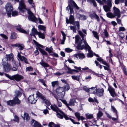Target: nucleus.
Instances as JSON below:
<instances>
[{
  "instance_id": "42",
  "label": "nucleus",
  "mask_w": 127,
  "mask_h": 127,
  "mask_svg": "<svg viewBox=\"0 0 127 127\" xmlns=\"http://www.w3.org/2000/svg\"><path fill=\"white\" fill-rule=\"evenodd\" d=\"M38 28L40 30L45 31L46 27L44 26L39 25L38 26Z\"/></svg>"
},
{
  "instance_id": "64",
  "label": "nucleus",
  "mask_w": 127,
  "mask_h": 127,
  "mask_svg": "<svg viewBox=\"0 0 127 127\" xmlns=\"http://www.w3.org/2000/svg\"><path fill=\"white\" fill-rule=\"evenodd\" d=\"M54 125H55V124H54L53 122H51L49 123L48 126L50 127H54Z\"/></svg>"
},
{
  "instance_id": "27",
  "label": "nucleus",
  "mask_w": 127,
  "mask_h": 127,
  "mask_svg": "<svg viewBox=\"0 0 127 127\" xmlns=\"http://www.w3.org/2000/svg\"><path fill=\"white\" fill-rule=\"evenodd\" d=\"M66 68L68 70V71H67L66 72L68 73L72 74L74 72H79V70H77L76 69H71L69 67L67 66H66Z\"/></svg>"
},
{
  "instance_id": "50",
  "label": "nucleus",
  "mask_w": 127,
  "mask_h": 127,
  "mask_svg": "<svg viewBox=\"0 0 127 127\" xmlns=\"http://www.w3.org/2000/svg\"><path fill=\"white\" fill-rule=\"evenodd\" d=\"M11 14L12 16H16L18 15V13L17 11H15L11 12Z\"/></svg>"
},
{
  "instance_id": "44",
  "label": "nucleus",
  "mask_w": 127,
  "mask_h": 127,
  "mask_svg": "<svg viewBox=\"0 0 127 127\" xmlns=\"http://www.w3.org/2000/svg\"><path fill=\"white\" fill-rule=\"evenodd\" d=\"M108 90L109 91V92L110 94H115V90L114 89L112 88H108Z\"/></svg>"
},
{
  "instance_id": "25",
  "label": "nucleus",
  "mask_w": 127,
  "mask_h": 127,
  "mask_svg": "<svg viewBox=\"0 0 127 127\" xmlns=\"http://www.w3.org/2000/svg\"><path fill=\"white\" fill-rule=\"evenodd\" d=\"M75 57L80 59H82L85 58V56L83 53H80L75 54L74 55Z\"/></svg>"
},
{
  "instance_id": "31",
  "label": "nucleus",
  "mask_w": 127,
  "mask_h": 127,
  "mask_svg": "<svg viewBox=\"0 0 127 127\" xmlns=\"http://www.w3.org/2000/svg\"><path fill=\"white\" fill-rule=\"evenodd\" d=\"M63 88L64 89V91L65 92L69 90L70 89V87L68 84H66V85H64L63 87Z\"/></svg>"
},
{
  "instance_id": "43",
  "label": "nucleus",
  "mask_w": 127,
  "mask_h": 127,
  "mask_svg": "<svg viewBox=\"0 0 127 127\" xmlns=\"http://www.w3.org/2000/svg\"><path fill=\"white\" fill-rule=\"evenodd\" d=\"M38 34L40 38L43 39L45 38V36L44 33H42L40 32H39Z\"/></svg>"
},
{
  "instance_id": "22",
  "label": "nucleus",
  "mask_w": 127,
  "mask_h": 127,
  "mask_svg": "<svg viewBox=\"0 0 127 127\" xmlns=\"http://www.w3.org/2000/svg\"><path fill=\"white\" fill-rule=\"evenodd\" d=\"M12 46L18 47L21 50H23L24 48V46L23 44H20L19 43L13 44L12 45Z\"/></svg>"
},
{
  "instance_id": "19",
  "label": "nucleus",
  "mask_w": 127,
  "mask_h": 127,
  "mask_svg": "<svg viewBox=\"0 0 127 127\" xmlns=\"http://www.w3.org/2000/svg\"><path fill=\"white\" fill-rule=\"evenodd\" d=\"M113 10L114 11V15L115 17L117 16L118 17H120L121 16L120 11L118 8L114 7H113Z\"/></svg>"
},
{
  "instance_id": "11",
  "label": "nucleus",
  "mask_w": 127,
  "mask_h": 127,
  "mask_svg": "<svg viewBox=\"0 0 127 127\" xmlns=\"http://www.w3.org/2000/svg\"><path fill=\"white\" fill-rule=\"evenodd\" d=\"M27 12L29 15L28 17V19L31 21L35 22L37 20V19L33 13L29 9H28Z\"/></svg>"
},
{
  "instance_id": "60",
  "label": "nucleus",
  "mask_w": 127,
  "mask_h": 127,
  "mask_svg": "<svg viewBox=\"0 0 127 127\" xmlns=\"http://www.w3.org/2000/svg\"><path fill=\"white\" fill-rule=\"evenodd\" d=\"M74 115L77 118L80 117V114L78 112H76L74 113Z\"/></svg>"
},
{
  "instance_id": "53",
  "label": "nucleus",
  "mask_w": 127,
  "mask_h": 127,
  "mask_svg": "<svg viewBox=\"0 0 127 127\" xmlns=\"http://www.w3.org/2000/svg\"><path fill=\"white\" fill-rule=\"evenodd\" d=\"M55 98L57 100V105H58L59 107H61L62 106V103L61 102L59 101V99H58V97H55Z\"/></svg>"
},
{
  "instance_id": "21",
  "label": "nucleus",
  "mask_w": 127,
  "mask_h": 127,
  "mask_svg": "<svg viewBox=\"0 0 127 127\" xmlns=\"http://www.w3.org/2000/svg\"><path fill=\"white\" fill-rule=\"evenodd\" d=\"M77 48L78 50H81L84 49L86 50H88V51H89L91 49L89 48L88 47H86V46H85V45L84 44L83 45H80V46L77 45Z\"/></svg>"
},
{
  "instance_id": "56",
  "label": "nucleus",
  "mask_w": 127,
  "mask_h": 127,
  "mask_svg": "<svg viewBox=\"0 0 127 127\" xmlns=\"http://www.w3.org/2000/svg\"><path fill=\"white\" fill-rule=\"evenodd\" d=\"M33 70V68L31 66H29L26 68V71H31Z\"/></svg>"
},
{
  "instance_id": "33",
  "label": "nucleus",
  "mask_w": 127,
  "mask_h": 127,
  "mask_svg": "<svg viewBox=\"0 0 127 127\" xmlns=\"http://www.w3.org/2000/svg\"><path fill=\"white\" fill-rule=\"evenodd\" d=\"M90 89H90V91H89L90 92H88L89 93H90L95 94L96 90V88L95 87H91Z\"/></svg>"
},
{
  "instance_id": "9",
  "label": "nucleus",
  "mask_w": 127,
  "mask_h": 127,
  "mask_svg": "<svg viewBox=\"0 0 127 127\" xmlns=\"http://www.w3.org/2000/svg\"><path fill=\"white\" fill-rule=\"evenodd\" d=\"M6 58L8 61H10V63L13 65H14V66H17L16 65V62L14 60L13 57V55L12 53H11L10 54L7 55L6 54Z\"/></svg>"
},
{
  "instance_id": "34",
  "label": "nucleus",
  "mask_w": 127,
  "mask_h": 127,
  "mask_svg": "<svg viewBox=\"0 0 127 127\" xmlns=\"http://www.w3.org/2000/svg\"><path fill=\"white\" fill-rule=\"evenodd\" d=\"M17 37V35L16 33L15 32H12L11 33L10 38L11 39H14L16 38Z\"/></svg>"
},
{
  "instance_id": "52",
  "label": "nucleus",
  "mask_w": 127,
  "mask_h": 127,
  "mask_svg": "<svg viewBox=\"0 0 127 127\" xmlns=\"http://www.w3.org/2000/svg\"><path fill=\"white\" fill-rule=\"evenodd\" d=\"M102 115L103 114L101 111H99L98 113L97 114V118H100Z\"/></svg>"
},
{
  "instance_id": "36",
  "label": "nucleus",
  "mask_w": 127,
  "mask_h": 127,
  "mask_svg": "<svg viewBox=\"0 0 127 127\" xmlns=\"http://www.w3.org/2000/svg\"><path fill=\"white\" fill-rule=\"evenodd\" d=\"M60 112L64 116V117L65 118V119L67 120H70V118L68 117L66 115H65L64 113L62 111L60 110Z\"/></svg>"
},
{
  "instance_id": "12",
  "label": "nucleus",
  "mask_w": 127,
  "mask_h": 127,
  "mask_svg": "<svg viewBox=\"0 0 127 127\" xmlns=\"http://www.w3.org/2000/svg\"><path fill=\"white\" fill-rule=\"evenodd\" d=\"M36 95L37 96H38L44 101L45 104L47 106H49L50 105L51 103L47 99H46L45 97L39 92H38L37 93Z\"/></svg>"
},
{
  "instance_id": "5",
  "label": "nucleus",
  "mask_w": 127,
  "mask_h": 127,
  "mask_svg": "<svg viewBox=\"0 0 127 127\" xmlns=\"http://www.w3.org/2000/svg\"><path fill=\"white\" fill-rule=\"evenodd\" d=\"M70 11L69 13L70 15L69 16V19L68 20L67 18H66V22L67 24L70 23L71 24L74 22V13L73 10L71 8Z\"/></svg>"
},
{
  "instance_id": "51",
  "label": "nucleus",
  "mask_w": 127,
  "mask_h": 127,
  "mask_svg": "<svg viewBox=\"0 0 127 127\" xmlns=\"http://www.w3.org/2000/svg\"><path fill=\"white\" fill-rule=\"evenodd\" d=\"M107 4V5L109 6L110 7H112V0H107L106 1Z\"/></svg>"
},
{
  "instance_id": "20",
  "label": "nucleus",
  "mask_w": 127,
  "mask_h": 127,
  "mask_svg": "<svg viewBox=\"0 0 127 127\" xmlns=\"http://www.w3.org/2000/svg\"><path fill=\"white\" fill-rule=\"evenodd\" d=\"M104 90L103 88L101 89H98L96 90L95 94L98 96H101L103 95Z\"/></svg>"
},
{
  "instance_id": "41",
  "label": "nucleus",
  "mask_w": 127,
  "mask_h": 127,
  "mask_svg": "<svg viewBox=\"0 0 127 127\" xmlns=\"http://www.w3.org/2000/svg\"><path fill=\"white\" fill-rule=\"evenodd\" d=\"M53 48L51 46L49 48L46 47L45 48V50L49 53L53 52Z\"/></svg>"
},
{
  "instance_id": "6",
  "label": "nucleus",
  "mask_w": 127,
  "mask_h": 127,
  "mask_svg": "<svg viewBox=\"0 0 127 127\" xmlns=\"http://www.w3.org/2000/svg\"><path fill=\"white\" fill-rule=\"evenodd\" d=\"M50 107L52 110L56 112L57 113V115L59 118L61 119H63V118L64 116L63 115H62L59 113V112H60V111L61 110L59 109V108L56 105L54 104L53 105H51Z\"/></svg>"
},
{
  "instance_id": "61",
  "label": "nucleus",
  "mask_w": 127,
  "mask_h": 127,
  "mask_svg": "<svg viewBox=\"0 0 127 127\" xmlns=\"http://www.w3.org/2000/svg\"><path fill=\"white\" fill-rule=\"evenodd\" d=\"M59 99L61 100L63 103H64L66 105V106H68V105H69V103H67L66 100H65L63 99Z\"/></svg>"
},
{
  "instance_id": "45",
  "label": "nucleus",
  "mask_w": 127,
  "mask_h": 127,
  "mask_svg": "<svg viewBox=\"0 0 127 127\" xmlns=\"http://www.w3.org/2000/svg\"><path fill=\"white\" fill-rule=\"evenodd\" d=\"M79 16L80 18L82 20H85L87 18L86 16L81 14H79Z\"/></svg>"
},
{
  "instance_id": "17",
  "label": "nucleus",
  "mask_w": 127,
  "mask_h": 127,
  "mask_svg": "<svg viewBox=\"0 0 127 127\" xmlns=\"http://www.w3.org/2000/svg\"><path fill=\"white\" fill-rule=\"evenodd\" d=\"M37 100V98H35L33 95H30L28 98L29 102L31 104H34Z\"/></svg>"
},
{
  "instance_id": "46",
  "label": "nucleus",
  "mask_w": 127,
  "mask_h": 127,
  "mask_svg": "<svg viewBox=\"0 0 127 127\" xmlns=\"http://www.w3.org/2000/svg\"><path fill=\"white\" fill-rule=\"evenodd\" d=\"M103 33L104 34L105 37L106 38H107L109 36V34L106 29H105L104 30V32H103Z\"/></svg>"
},
{
  "instance_id": "63",
  "label": "nucleus",
  "mask_w": 127,
  "mask_h": 127,
  "mask_svg": "<svg viewBox=\"0 0 127 127\" xmlns=\"http://www.w3.org/2000/svg\"><path fill=\"white\" fill-rule=\"evenodd\" d=\"M33 0H28V2L29 3L32 5V6L34 7V4L33 3Z\"/></svg>"
},
{
  "instance_id": "26",
  "label": "nucleus",
  "mask_w": 127,
  "mask_h": 127,
  "mask_svg": "<svg viewBox=\"0 0 127 127\" xmlns=\"http://www.w3.org/2000/svg\"><path fill=\"white\" fill-rule=\"evenodd\" d=\"M16 29L18 31H19L20 32L22 33H24V34H28L29 33V31H26L25 30H24L23 29L21 28L20 27H17L16 28Z\"/></svg>"
},
{
  "instance_id": "4",
  "label": "nucleus",
  "mask_w": 127,
  "mask_h": 127,
  "mask_svg": "<svg viewBox=\"0 0 127 127\" xmlns=\"http://www.w3.org/2000/svg\"><path fill=\"white\" fill-rule=\"evenodd\" d=\"M26 6L24 0H21L19 2L18 8L20 12L24 13L27 11L28 9L26 8Z\"/></svg>"
},
{
  "instance_id": "1",
  "label": "nucleus",
  "mask_w": 127,
  "mask_h": 127,
  "mask_svg": "<svg viewBox=\"0 0 127 127\" xmlns=\"http://www.w3.org/2000/svg\"><path fill=\"white\" fill-rule=\"evenodd\" d=\"M1 64L2 65L3 70L5 72H8L10 70L16 71L18 69V66L15 67L14 65H13V67H12V64L10 63H8V61L5 57L2 59Z\"/></svg>"
},
{
  "instance_id": "58",
  "label": "nucleus",
  "mask_w": 127,
  "mask_h": 127,
  "mask_svg": "<svg viewBox=\"0 0 127 127\" xmlns=\"http://www.w3.org/2000/svg\"><path fill=\"white\" fill-rule=\"evenodd\" d=\"M92 73L93 74H94L97 76L98 77H101V75L102 76H103V75L102 74H99L96 73L93 71H92Z\"/></svg>"
},
{
  "instance_id": "38",
  "label": "nucleus",
  "mask_w": 127,
  "mask_h": 127,
  "mask_svg": "<svg viewBox=\"0 0 127 127\" xmlns=\"http://www.w3.org/2000/svg\"><path fill=\"white\" fill-rule=\"evenodd\" d=\"M32 32L33 34H38L39 32H38L37 30L34 27H33L32 30Z\"/></svg>"
},
{
  "instance_id": "54",
  "label": "nucleus",
  "mask_w": 127,
  "mask_h": 127,
  "mask_svg": "<svg viewBox=\"0 0 127 127\" xmlns=\"http://www.w3.org/2000/svg\"><path fill=\"white\" fill-rule=\"evenodd\" d=\"M19 119L18 117L16 115H15L14 116V118L13 119V120L15 122L18 123L19 122Z\"/></svg>"
},
{
  "instance_id": "37",
  "label": "nucleus",
  "mask_w": 127,
  "mask_h": 127,
  "mask_svg": "<svg viewBox=\"0 0 127 127\" xmlns=\"http://www.w3.org/2000/svg\"><path fill=\"white\" fill-rule=\"evenodd\" d=\"M72 78L75 80H76L77 81H79L80 79V77L79 76L73 75L71 76Z\"/></svg>"
},
{
  "instance_id": "18",
  "label": "nucleus",
  "mask_w": 127,
  "mask_h": 127,
  "mask_svg": "<svg viewBox=\"0 0 127 127\" xmlns=\"http://www.w3.org/2000/svg\"><path fill=\"white\" fill-rule=\"evenodd\" d=\"M17 56L18 58L21 61L24 62L26 64H28V62L27 59L24 56H21L19 52H18Z\"/></svg>"
},
{
  "instance_id": "57",
  "label": "nucleus",
  "mask_w": 127,
  "mask_h": 127,
  "mask_svg": "<svg viewBox=\"0 0 127 127\" xmlns=\"http://www.w3.org/2000/svg\"><path fill=\"white\" fill-rule=\"evenodd\" d=\"M119 17H117L116 19V20L117 21V23L119 24H121V25L122 26H123V24L121 23V20L119 19Z\"/></svg>"
},
{
  "instance_id": "28",
  "label": "nucleus",
  "mask_w": 127,
  "mask_h": 127,
  "mask_svg": "<svg viewBox=\"0 0 127 127\" xmlns=\"http://www.w3.org/2000/svg\"><path fill=\"white\" fill-rule=\"evenodd\" d=\"M22 93L19 90H16L14 92V96L15 97H17L18 98V97H20Z\"/></svg>"
},
{
  "instance_id": "7",
  "label": "nucleus",
  "mask_w": 127,
  "mask_h": 127,
  "mask_svg": "<svg viewBox=\"0 0 127 127\" xmlns=\"http://www.w3.org/2000/svg\"><path fill=\"white\" fill-rule=\"evenodd\" d=\"M56 92L60 98H63L65 95V92L63 87H58L56 90Z\"/></svg>"
},
{
  "instance_id": "15",
  "label": "nucleus",
  "mask_w": 127,
  "mask_h": 127,
  "mask_svg": "<svg viewBox=\"0 0 127 127\" xmlns=\"http://www.w3.org/2000/svg\"><path fill=\"white\" fill-rule=\"evenodd\" d=\"M78 32L79 34L82 38V40H83L84 41V44L85 45V46L87 47H88L89 49H91L90 47L88 45L86 41L84 39V36L85 37L86 36L85 35H84L83 33L80 31H78Z\"/></svg>"
},
{
  "instance_id": "30",
  "label": "nucleus",
  "mask_w": 127,
  "mask_h": 127,
  "mask_svg": "<svg viewBox=\"0 0 127 127\" xmlns=\"http://www.w3.org/2000/svg\"><path fill=\"white\" fill-rule=\"evenodd\" d=\"M111 7L107 5H105L103 6V8L104 10L106 12L110 11Z\"/></svg>"
},
{
  "instance_id": "13",
  "label": "nucleus",
  "mask_w": 127,
  "mask_h": 127,
  "mask_svg": "<svg viewBox=\"0 0 127 127\" xmlns=\"http://www.w3.org/2000/svg\"><path fill=\"white\" fill-rule=\"evenodd\" d=\"M33 42L35 44V45L38 48L39 50L42 53V54L44 55H47V52L44 50L40 48V47L43 48V46L39 44L35 40H33Z\"/></svg>"
},
{
  "instance_id": "32",
  "label": "nucleus",
  "mask_w": 127,
  "mask_h": 127,
  "mask_svg": "<svg viewBox=\"0 0 127 127\" xmlns=\"http://www.w3.org/2000/svg\"><path fill=\"white\" fill-rule=\"evenodd\" d=\"M87 1L91 4L93 3V6L95 7H97L96 3L95 0H87Z\"/></svg>"
},
{
  "instance_id": "40",
  "label": "nucleus",
  "mask_w": 127,
  "mask_h": 127,
  "mask_svg": "<svg viewBox=\"0 0 127 127\" xmlns=\"http://www.w3.org/2000/svg\"><path fill=\"white\" fill-rule=\"evenodd\" d=\"M92 33L94 35V36L97 39L99 40V36L97 32H96L93 31L92 32Z\"/></svg>"
},
{
  "instance_id": "35",
  "label": "nucleus",
  "mask_w": 127,
  "mask_h": 127,
  "mask_svg": "<svg viewBox=\"0 0 127 127\" xmlns=\"http://www.w3.org/2000/svg\"><path fill=\"white\" fill-rule=\"evenodd\" d=\"M106 15L108 17L111 18H114L115 17V16L114 15V14L111 12L107 13L106 14Z\"/></svg>"
},
{
  "instance_id": "24",
  "label": "nucleus",
  "mask_w": 127,
  "mask_h": 127,
  "mask_svg": "<svg viewBox=\"0 0 127 127\" xmlns=\"http://www.w3.org/2000/svg\"><path fill=\"white\" fill-rule=\"evenodd\" d=\"M39 64L43 67H44V68H45L46 70H47V68L46 67H48L49 66V65L47 63L44 62L43 61V60H42L41 62H40Z\"/></svg>"
},
{
  "instance_id": "8",
  "label": "nucleus",
  "mask_w": 127,
  "mask_h": 127,
  "mask_svg": "<svg viewBox=\"0 0 127 127\" xmlns=\"http://www.w3.org/2000/svg\"><path fill=\"white\" fill-rule=\"evenodd\" d=\"M71 24L74 26H70V29L72 30L74 32H76V30H79L80 29V26L79 22L78 21H74Z\"/></svg>"
},
{
  "instance_id": "16",
  "label": "nucleus",
  "mask_w": 127,
  "mask_h": 127,
  "mask_svg": "<svg viewBox=\"0 0 127 127\" xmlns=\"http://www.w3.org/2000/svg\"><path fill=\"white\" fill-rule=\"evenodd\" d=\"M31 124L34 127H42L40 124L33 119L32 120L31 122Z\"/></svg>"
},
{
  "instance_id": "49",
  "label": "nucleus",
  "mask_w": 127,
  "mask_h": 127,
  "mask_svg": "<svg viewBox=\"0 0 127 127\" xmlns=\"http://www.w3.org/2000/svg\"><path fill=\"white\" fill-rule=\"evenodd\" d=\"M86 116L88 119H91L93 118V115L92 114H86Z\"/></svg>"
},
{
  "instance_id": "59",
  "label": "nucleus",
  "mask_w": 127,
  "mask_h": 127,
  "mask_svg": "<svg viewBox=\"0 0 127 127\" xmlns=\"http://www.w3.org/2000/svg\"><path fill=\"white\" fill-rule=\"evenodd\" d=\"M65 51L69 53L72 51L73 50L69 48H66L65 49Z\"/></svg>"
},
{
  "instance_id": "48",
  "label": "nucleus",
  "mask_w": 127,
  "mask_h": 127,
  "mask_svg": "<svg viewBox=\"0 0 127 127\" xmlns=\"http://www.w3.org/2000/svg\"><path fill=\"white\" fill-rule=\"evenodd\" d=\"M51 84L53 87H54L55 86H57L58 85V82L57 81L52 82L51 83Z\"/></svg>"
},
{
  "instance_id": "55",
  "label": "nucleus",
  "mask_w": 127,
  "mask_h": 127,
  "mask_svg": "<svg viewBox=\"0 0 127 127\" xmlns=\"http://www.w3.org/2000/svg\"><path fill=\"white\" fill-rule=\"evenodd\" d=\"M39 81L42 83V84H43L44 86H46V85L45 84V80L43 79H39Z\"/></svg>"
},
{
  "instance_id": "14",
  "label": "nucleus",
  "mask_w": 127,
  "mask_h": 127,
  "mask_svg": "<svg viewBox=\"0 0 127 127\" xmlns=\"http://www.w3.org/2000/svg\"><path fill=\"white\" fill-rule=\"evenodd\" d=\"M12 80H15L17 81H20L21 79H23V77L18 74L14 75L12 76L11 77Z\"/></svg>"
},
{
  "instance_id": "23",
  "label": "nucleus",
  "mask_w": 127,
  "mask_h": 127,
  "mask_svg": "<svg viewBox=\"0 0 127 127\" xmlns=\"http://www.w3.org/2000/svg\"><path fill=\"white\" fill-rule=\"evenodd\" d=\"M22 117L24 120H26L27 122H28L30 120V117L29 114L26 112H25L24 114V117L22 116Z\"/></svg>"
},
{
  "instance_id": "10",
  "label": "nucleus",
  "mask_w": 127,
  "mask_h": 127,
  "mask_svg": "<svg viewBox=\"0 0 127 127\" xmlns=\"http://www.w3.org/2000/svg\"><path fill=\"white\" fill-rule=\"evenodd\" d=\"M5 8L7 12V14L8 17H10L11 12L13 10V8L11 4L10 3H7L5 7Z\"/></svg>"
},
{
  "instance_id": "29",
  "label": "nucleus",
  "mask_w": 127,
  "mask_h": 127,
  "mask_svg": "<svg viewBox=\"0 0 127 127\" xmlns=\"http://www.w3.org/2000/svg\"><path fill=\"white\" fill-rule=\"evenodd\" d=\"M76 102V100L75 99H71L69 103V105L70 106H74L75 103Z\"/></svg>"
},
{
  "instance_id": "39",
  "label": "nucleus",
  "mask_w": 127,
  "mask_h": 127,
  "mask_svg": "<svg viewBox=\"0 0 127 127\" xmlns=\"http://www.w3.org/2000/svg\"><path fill=\"white\" fill-rule=\"evenodd\" d=\"M106 66H103L104 67V69L105 70H107L108 71V72L109 73H110L111 70L109 68V65H106Z\"/></svg>"
},
{
  "instance_id": "3",
  "label": "nucleus",
  "mask_w": 127,
  "mask_h": 127,
  "mask_svg": "<svg viewBox=\"0 0 127 127\" xmlns=\"http://www.w3.org/2000/svg\"><path fill=\"white\" fill-rule=\"evenodd\" d=\"M6 103L8 105L13 106L16 104H20L21 103V101L17 97H15L13 99L7 101Z\"/></svg>"
},
{
  "instance_id": "47",
  "label": "nucleus",
  "mask_w": 127,
  "mask_h": 127,
  "mask_svg": "<svg viewBox=\"0 0 127 127\" xmlns=\"http://www.w3.org/2000/svg\"><path fill=\"white\" fill-rule=\"evenodd\" d=\"M111 110L114 113H115L116 115H117V111L114 107L112 106H111Z\"/></svg>"
},
{
  "instance_id": "62",
  "label": "nucleus",
  "mask_w": 127,
  "mask_h": 127,
  "mask_svg": "<svg viewBox=\"0 0 127 127\" xmlns=\"http://www.w3.org/2000/svg\"><path fill=\"white\" fill-rule=\"evenodd\" d=\"M70 120L74 124H79L80 123L79 122H75L74 120L73 119L70 118Z\"/></svg>"
},
{
  "instance_id": "2",
  "label": "nucleus",
  "mask_w": 127,
  "mask_h": 127,
  "mask_svg": "<svg viewBox=\"0 0 127 127\" xmlns=\"http://www.w3.org/2000/svg\"><path fill=\"white\" fill-rule=\"evenodd\" d=\"M69 2V4L66 8V10L68 11V13L69 12V9L70 11L71 8L72 9V10H73V8H75L76 10H78L80 8L73 0H70Z\"/></svg>"
}]
</instances>
